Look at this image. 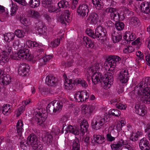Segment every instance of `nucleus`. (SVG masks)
<instances>
[{
    "mask_svg": "<svg viewBox=\"0 0 150 150\" xmlns=\"http://www.w3.org/2000/svg\"><path fill=\"white\" fill-rule=\"evenodd\" d=\"M88 75V77H90L89 75ZM91 76L92 82L95 85L100 82V79L102 80L101 83L103 85L104 88H109L111 85L112 84L113 79L111 73L107 72L102 77L100 73L95 71L91 75L90 77Z\"/></svg>",
    "mask_w": 150,
    "mask_h": 150,
    "instance_id": "f257e3e1",
    "label": "nucleus"
},
{
    "mask_svg": "<svg viewBox=\"0 0 150 150\" xmlns=\"http://www.w3.org/2000/svg\"><path fill=\"white\" fill-rule=\"evenodd\" d=\"M144 81H141L134 88V92L139 96L140 100L143 103L149 104L150 103V90L148 85Z\"/></svg>",
    "mask_w": 150,
    "mask_h": 150,
    "instance_id": "f03ea898",
    "label": "nucleus"
},
{
    "mask_svg": "<svg viewBox=\"0 0 150 150\" xmlns=\"http://www.w3.org/2000/svg\"><path fill=\"white\" fill-rule=\"evenodd\" d=\"M34 117L33 121L35 123L41 125L45 121L48 115V113L44 109H36L34 112Z\"/></svg>",
    "mask_w": 150,
    "mask_h": 150,
    "instance_id": "7ed1b4c3",
    "label": "nucleus"
},
{
    "mask_svg": "<svg viewBox=\"0 0 150 150\" xmlns=\"http://www.w3.org/2000/svg\"><path fill=\"white\" fill-rule=\"evenodd\" d=\"M120 60V58L118 56H111L106 59V63L105 64V68L106 70L115 71L117 64Z\"/></svg>",
    "mask_w": 150,
    "mask_h": 150,
    "instance_id": "20e7f679",
    "label": "nucleus"
},
{
    "mask_svg": "<svg viewBox=\"0 0 150 150\" xmlns=\"http://www.w3.org/2000/svg\"><path fill=\"white\" fill-rule=\"evenodd\" d=\"M27 143L32 146L34 149L41 150L42 149V143L38 140L36 135L33 134H30L28 137Z\"/></svg>",
    "mask_w": 150,
    "mask_h": 150,
    "instance_id": "39448f33",
    "label": "nucleus"
},
{
    "mask_svg": "<svg viewBox=\"0 0 150 150\" xmlns=\"http://www.w3.org/2000/svg\"><path fill=\"white\" fill-rule=\"evenodd\" d=\"M93 37V38H96L100 42H104L107 38L105 29L101 26H98L96 29L95 35Z\"/></svg>",
    "mask_w": 150,
    "mask_h": 150,
    "instance_id": "423d86ee",
    "label": "nucleus"
},
{
    "mask_svg": "<svg viewBox=\"0 0 150 150\" xmlns=\"http://www.w3.org/2000/svg\"><path fill=\"white\" fill-rule=\"evenodd\" d=\"M108 118L105 116H98L92 122L93 128L98 130L101 128L104 124L108 121Z\"/></svg>",
    "mask_w": 150,
    "mask_h": 150,
    "instance_id": "0eeeda50",
    "label": "nucleus"
},
{
    "mask_svg": "<svg viewBox=\"0 0 150 150\" xmlns=\"http://www.w3.org/2000/svg\"><path fill=\"white\" fill-rule=\"evenodd\" d=\"M23 46L21 45L20 49H19L17 53L18 57L19 58L23 59L30 61L34 57L29 53V51L28 49L24 48Z\"/></svg>",
    "mask_w": 150,
    "mask_h": 150,
    "instance_id": "6e6552de",
    "label": "nucleus"
},
{
    "mask_svg": "<svg viewBox=\"0 0 150 150\" xmlns=\"http://www.w3.org/2000/svg\"><path fill=\"white\" fill-rule=\"evenodd\" d=\"M129 74L127 69H123L118 75V79L122 83H127L129 80Z\"/></svg>",
    "mask_w": 150,
    "mask_h": 150,
    "instance_id": "1a4fd4ad",
    "label": "nucleus"
},
{
    "mask_svg": "<svg viewBox=\"0 0 150 150\" xmlns=\"http://www.w3.org/2000/svg\"><path fill=\"white\" fill-rule=\"evenodd\" d=\"M77 11L78 15L82 18L87 16L88 12L87 5L86 4L80 5Z\"/></svg>",
    "mask_w": 150,
    "mask_h": 150,
    "instance_id": "9d476101",
    "label": "nucleus"
},
{
    "mask_svg": "<svg viewBox=\"0 0 150 150\" xmlns=\"http://www.w3.org/2000/svg\"><path fill=\"white\" fill-rule=\"evenodd\" d=\"M28 64L25 63H21L18 70V74L23 76H26L28 74L30 69Z\"/></svg>",
    "mask_w": 150,
    "mask_h": 150,
    "instance_id": "9b49d317",
    "label": "nucleus"
},
{
    "mask_svg": "<svg viewBox=\"0 0 150 150\" xmlns=\"http://www.w3.org/2000/svg\"><path fill=\"white\" fill-rule=\"evenodd\" d=\"M103 67L102 64L101 63H97L87 69V74L90 76L91 74L98 71L102 69Z\"/></svg>",
    "mask_w": 150,
    "mask_h": 150,
    "instance_id": "f8f14e48",
    "label": "nucleus"
},
{
    "mask_svg": "<svg viewBox=\"0 0 150 150\" xmlns=\"http://www.w3.org/2000/svg\"><path fill=\"white\" fill-rule=\"evenodd\" d=\"M34 27L38 31V34H42L46 32L45 24L42 21H38L35 23Z\"/></svg>",
    "mask_w": 150,
    "mask_h": 150,
    "instance_id": "ddd939ff",
    "label": "nucleus"
},
{
    "mask_svg": "<svg viewBox=\"0 0 150 150\" xmlns=\"http://www.w3.org/2000/svg\"><path fill=\"white\" fill-rule=\"evenodd\" d=\"M140 7L142 12L144 13L148 14L147 17H150V3L145 1L141 4Z\"/></svg>",
    "mask_w": 150,
    "mask_h": 150,
    "instance_id": "4468645a",
    "label": "nucleus"
},
{
    "mask_svg": "<svg viewBox=\"0 0 150 150\" xmlns=\"http://www.w3.org/2000/svg\"><path fill=\"white\" fill-rule=\"evenodd\" d=\"M11 82L10 76L5 74H2L0 77V83L2 85L6 86Z\"/></svg>",
    "mask_w": 150,
    "mask_h": 150,
    "instance_id": "2eb2a0df",
    "label": "nucleus"
},
{
    "mask_svg": "<svg viewBox=\"0 0 150 150\" xmlns=\"http://www.w3.org/2000/svg\"><path fill=\"white\" fill-rule=\"evenodd\" d=\"M45 82L47 85L51 86H55L57 84V79L52 75H49L46 77Z\"/></svg>",
    "mask_w": 150,
    "mask_h": 150,
    "instance_id": "dca6fc26",
    "label": "nucleus"
},
{
    "mask_svg": "<svg viewBox=\"0 0 150 150\" xmlns=\"http://www.w3.org/2000/svg\"><path fill=\"white\" fill-rule=\"evenodd\" d=\"M143 107V105H141L139 103H137L135 104V112L138 115L142 116H144L146 112Z\"/></svg>",
    "mask_w": 150,
    "mask_h": 150,
    "instance_id": "f3484780",
    "label": "nucleus"
},
{
    "mask_svg": "<svg viewBox=\"0 0 150 150\" xmlns=\"http://www.w3.org/2000/svg\"><path fill=\"white\" fill-rule=\"evenodd\" d=\"M149 142L146 138H143L140 140L139 146L141 150H149Z\"/></svg>",
    "mask_w": 150,
    "mask_h": 150,
    "instance_id": "a211bd4d",
    "label": "nucleus"
},
{
    "mask_svg": "<svg viewBox=\"0 0 150 150\" xmlns=\"http://www.w3.org/2000/svg\"><path fill=\"white\" fill-rule=\"evenodd\" d=\"M83 42L84 45L87 48H92L94 47L95 44L94 42L87 36H84Z\"/></svg>",
    "mask_w": 150,
    "mask_h": 150,
    "instance_id": "6ab92c4d",
    "label": "nucleus"
},
{
    "mask_svg": "<svg viewBox=\"0 0 150 150\" xmlns=\"http://www.w3.org/2000/svg\"><path fill=\"white\" fill-rule=\"evenodd\" d=\"M92 141L99 144H101L105 141V137L100 135L94 134L91 139Z\"/></svg>",
    "mask_w": 150,
    "mask_h": 150,
    "instance_id": "aec40b11",
    "label": "nucleus"
},
{
    "mask_svg": "<svg viewBox=\"0 0 150 150\" xmlns=\"http://www.w3.org/2000/svg\"><path fill=\"white\" fill-rule=\"evenodd\" d=\"M98 15L95 13H92L88 18L87 21L91 24H95L98 22Z\"/></svg>",
    "mask_w": 150,
    "mask_h": 150,
    "instance_id": "412c9836",
    "label": "nucleus"
},
{
    "mask_svg": "<svg viewBox=\"0 0 150 150\" xmlns=\"http://www.w3.org/2000/svg\"><path fill=\"white\" fill-rule=\"evenodd\" d=\"M64 83L65 88L67 90H70L72 89L75 85L74 80L71 79H66Z\"/></svg>",
    "mask_w": 150,
    "mask_h": 150,
    "instance_id": "4be33fe9",
    "label": "nucleus"
},
{
    "mask_svg": "<svg viewBox=\"0 0 150 150\" xmlns=\"http://www.w3.org/2000/svg\"><path fill=\"white\" fill-rule=\"evenodd\" d=\"M124 38L127 41H132L136 38V35L134 33L128 31L124 35Z\"/></svg>",
    "mask_w": 150,
    "mask_h": 150,
    "instance_id": "5701e85b",
    "label": "nucleus"
},
{
    "mask_svg": "<svg viewBox=\"0 0 150 150\" xmlns=\"http://www.w3.org/2000/svg\"><path fill=\"white\" fill-rule=\"evenodd\" d=\"M126 142L122 139L119 140L117 143L113 144L111 145V147L113 150H117L123 145H126Z\"/></svg>",
    "mask_w": 150,
    "mask_h": 150,
    "instance_id": "b1692460",
    "label": "nucleus"
},
{
    "mask_svg": "<svg viewBox=\"0 0 150 150\" xmlns=\"http://www.w3.org/2000/svg\"><path fill=\"white\" fill-rule=\"evenodd\" d=\"M129 24L132 26L138 27L140 24L139 19L137 17H133L129 20Z\"/></svg>",
    "mask_w": 150,
    "mask_h": 150,
    "instance_id": "393cba45",
    "label": "nucleus"
},
{
    "mask_svg": "<svg viewBox=\"0 0 150 150\" xmlns=\"http://www.w3.org/2000/svg\"><path fill=\"white\" fill-rule=\"evenodd\" d=\"M54 109V112H59L62 110V103L59 100H54L52 101Z\"/></svg>",
    "mask_w": 150,
    "mask_h": 150,
    "instance_id": "a878e982",
    "label": "nucleus"
},
{
    "mask_svg": "<svg viewBox=\"0 0 150 150\" xmlns=\"http://www.w3.org/2000/svg\"><path fill=\"white\" fill-rule=\"evenodd\" d=\"M112 40L114 43L119 42L122 39V35L121 34L114 31L112 33Z\"/></svg>",
    "mask_w": 150,
    "mask_h": 150,
    "instance_id": "bb28decb",
    "label": "nucleus"
},
{
    "mask_svg": "<svg viewBox=\"0 0 150 150\" xmlns=\"http://www.w3.org/2000/svg\"><path fill=\"white\" fill-rule=\"evenodd\" d=\"M11 107L9 104H4L2 107V112L6 115H8L11 112Z\"/></svg>",
    "mask_w": 150,
    "mask_h": 150,
    "instance_id": "cd10ccee",
    "label": "nucleus"
},
{
    "mask_svg": "<svg viewBox=\"0 0 150 150\" xmlns=\"http://www.w3.org/2000/svg\"><path fill=\"white\" fill-rule=\"evenodd\" d=\"M80 126L81 132H82L83 134L86 132H87L88 125L86 120H83L81 122Z\"/></svg>",
    "mask_w": 150,
    "mask_h": 150,
    "instance_id": "c85d7f7f",
    "label": "nucleus"
},
{
    "mask_svg": "<svg viewBox=\"0 0 150 150\" xmlns=\"http://www.w3.org/2000/svg\"><path fill=\"white\" fill-rule=\"evenodd\" d=\"M23 124L21 120L18 121L16 125V129L17 132L20 136H21L22 132L23 131Z\"/></svg>",
    "mask_w": 150,
    "mask_h": 150,
    "instance_id": "c756f323",
    "label": "nucleus"
},
{
    "mask_svg": "<svg viewBox=\"0 0 150 150\" xmlns=\"http://www.w3.org/2000/svg\"><path fill=\"white\" fill-rule=\"evenodd\" d=\"M28 15L29 17L35 18L38 19L40 16V14L38 11L30 10L28 11Z\"/></svg>",
    "mask_w": 150,
    "mask_h": 150,
    "instance_id": "7c9ffc66",
    "label": "nucleus"
},
{
    "mask_svg": "<svg viewBox=\"0 0 150 150\" xmlns=\"http://www.w3.org/2000/svg\"><path fill=\"white\" fill-rule=\"evenodd\" d=\"M67 129L68 131L75 135H78L79 134V129L77 127L69 125L67 127Z\"/></svg>",
    "mask_w": 150,
    "mask_h": 150,
    "instance_id": "2f4dec72",
    "label": "nucleus"
},
{
    "mask_svg": "<svg viewBox=\"0 0 150 150\" xmlns=\"http://www.w3.org/2000/svg\"><path fill=\"white\" fill-rule=\"evenodd\" d=\"M54 132H52L51 133H47L45 137L43 138V140L47 144L52 142L53 139L52 135Z\"/></svg>",
    "mask_w": 150,
    "mask_h": 150,
    "instance_id": "473e14b6",
    "label": "nucleus"
},
{
    "mask_svg": "<svg viewBox=\"0 0 150 150\" xmlns=\"http://www.w3.org/2000/svg\"><path fill=\"white\" fill-rule=\"evenodd\" d=\"M57 19L58 21L62 24H66L67 18L65 16L62 14L61 13H59L58 16H57Z\"/></svg>",
    "mask_w": 150,
    "mask_h": 150,
    "instance_id": "72a5a7b5",
    "label": "nucleus"
},
{
    "mask_svg": "<svg viewBox=\"0 0 150 150\" xmlns=\"http://www.w3.org/2000/svg\"><path fill=\"white\" fill-rule=\"evenodd\" d=\"M14 35L13 33H7L5 34L4 35V40L6 41L10 42L14 39Z\"/></svg>",
    "mask_w": 150,
    "mask_h": 150,
    "instance_id": "f704fd0d",
    "label": "nucleus"
},
{
    "mask_svg": "<svg viewBox=\"0 0 150 150\" xmlns=\"http://www.w3.org/2000/svg\"><path fill=\"white\" fill-rule=\"evenodd\" d=\"M93 110V108L91 106H88L86 105H83L82 107V111L84 114H86L87 113H91Z\"/></svg>",
    "mask_w": 150,
    "mask_h": 150,
    "instance_id": "c9c22d12",
    "label": "nucleus"
},
{
    "mask_svg": "<svg viewBox=\"0 0 150 150\" xmlns=\"http://www.w3.org/2000/svg\"><path fill=\"white\" fill-rule=\"evenodd\" d=\"M75 83L77 84H79L81 86L84 88H86L88 86V85L86 81L83 79H77L74 80Z\"/></svg>",
    "mask_w": 150,
    "mask_h": 150,
    "instance_id": "e433bc0d",
    "label": "nucleus"
},
{
    "mask_svg": "<svg viewBox=\"0 0 150 150\" xmlns=\"http://www.w3.org/2000/svg\"><path fill=\"white\" fill-rule=\"evenodd\" d=\"M80 144L78 139H75L74 141L72 144V150H80Z\"/></svg>",
    "mask_w": 150,
    "mask_h": 150,
    "instance_id": "4c0bfd02",
    "label": "nucleus"
},
{
    "mask_svg": "<svg viewBox=\"0 0 150 150\" xmlns=\"http://www.w3.org/2000/svg\"><path fill=\"white\" fill-rule=\"evenodd\" d=\"M58 5L59 8H65L69 7V4L67 1H61L58 3Z\"/></svg>",
    "mask_w": 150,
    "mask_h": 150,
    "instance_id": "58836bf2",
    "label": "nucleus"
},
{
    "mask_svg": "<svg viewBox=\"0 0 150 150\" xmlns=\"http://www.w3.org/2000/svg\"><path fill=\"white\" fill-rule=\"evenodd\" d=\"M74 98L76 101L78 102H83L81 91H78L74 95Z\"/></svg>",
    "mask_w": 150,
    "mask_h": 150,
    "instance_id": "ea45409f",
    "label": "nucleus"
},
{
    "mask_svg": "<svg viewBox=\"0 0 150 150\" xmlns=\"http://www.w3.org/2000/svg\"><path fill=\"white\" fill-rule=\"evenodd\" d=\"M115 25L116 29L118 30H122L124 27V23L119 21H116L115 23Z\"/></svg>",
    "mask_w": 150,
    "mask_h": 150,
    "instance_id": "a19ab883",
    "label": "nucleus"
},
{
    "mask_svg": "<svg viewBox=\"0 0 150 150\" xmlns=\"http://www.w3.org/2000/svg\"><path fill=\"white\" fill-rule=\"evenodd\" d=\"M15 35L18 38H22L24 37L25 33L24 30H22L18 29L15 31Z\"/></svg>",
    "mask_w": 150,
    "mask_h": 150,
    "instance_id": "79ce46f5",
    "label": "nucleus"
},
{
    "mask_svg": "<svg viewBox=\"0 0 150 150\" xmlns=\"http://www.w3.org/2000/svg\"><path fill=\"white\" fill-rule=\"evenodd\" d=\"M12 49V48L11 46L6 44L3 46L2 48V50L4 52L9 54L11 52Z\"/></svg>",
    "mask_w": 150,
    "mask_h": 150,
    "instance_id": "37998d69",
    "label": "nucleus"
},
{
    "mask_svg": "<svg viewBox=\"0 0 150 150\" xmlns=\"http://www.w3.org/2000/svg\"><path fill=\"white\" fill-rule=\"evenodd\" d=\"M121 112L116 109H114L110 110L109 111V114L110 115H112L118 117L121 115Z\"/></svg>",
    "mask_w": 150,
    "mask_h": 150,
    "instance_id": "c03bdc74",
    "label": "nucleus"
},
{
    "mask_svg": "<svg viewBox=\"0 0 150 150\" xmlns=\"http://www.w3.org/2000/svg\"><path fill=\"white\" fill-rule=\"evenodd\" d=\"M101 1H92L93 4L95 8L98 9H100L101 6L103 5V3Z\"/></svg>",
    "mask_w": 150,
    "mask_h": 150,
    "instance_id": "a18cd8bd",
    "label": "nucleus"
},
{
    "mask_svg": "<svg viewBox=\"0 0 150 150\" xmlns=\"http://www.w3.org/2000/svg\"><path fill=\"white\" fill-rule=\"evenodd\" d=\"M19 20L20 22L23 25L27 26L29 25V23L24 15L21 16L19 18Z\"/></svg>",
    "mask_w": 150,
    "mask_h": 150,
    "instance_id": "49530a36",
    "label": "nucleus"
},
{
    "mask_svg": "<svg viewBox=\"0 0 150 150\" xmlns=\"http://www.w3.org/2000/svg\"><path fill=\"white\" fill-rule=\"evenodd\" d=\"M53 103L52 101L51 102L47 105V111L50 113L52 112L55 113L54 112V109Z\"/></svg>",
    "mask_w": 150,
    "mask_h": 150,
    "instance_id": "de8ad7c7",
    "label": "nucleus"
},
{
    "mask_svg": "<svg viewBox=\"0 0 150 150\" xmlns=\"http://www.w3.org/2000/svg\"><path fill=\"white\" fill-rule=\"evenodd\" d=\"M117 10L115 8L112 7H109L106 8L105 12L106 13H110V17H112L113 15L116 12Z\"/></svg>",
    "mask_w": 150,
    "mask_h": 150,
    "instance_id": "09e8293b",
    "label": "nucleus"
},
{
    "mask_svg": "<svg viewBox=\"0 0 150 150\" xmlns=\"http://www.w3.org/2000/svg\"><path fill=\"white\" fill-rule=\"evenodd\" d=\"M39 89L40 92L43 95H46L50 92L49 89L46 87H39Z\"/></svg>",
    "mask_w": 150,
    "mask_h": 150,
    "instance_id": "8fccbe9b",
    "label": "nucleus"
},
{
    "mask_svg": "<svg viewBox=\"0 0 150 150\" xmlns=\"http://www.w3.org/2000/svg\"><path fill=\"white\" fill-rule=\"evenodd\" d=\"M64 15L67 18L66 21H67V22H70L71 20V13L69 11V10H65L64 11Z\"/></svg>",
    "mask_w": 150,
    "mask_h": 150,
    "instance_id": "3c124183",
    "label": "nucleus"
},
{
    "mask_svg": "<svg viewBox=\"0 0 150 150\" xmlns=\"http://www.w3.org/2000/svg\"><path fill=\"white\" fill-rule=\"evenodd\" d=\"M81 92L83 101H86V100L89 98V93L85 90L82 91Z\"/></svg>",
    "mask_w": 150,
    "mask_h": 150,
    "instance_id": "603ef678",
    "label": "nucleus"
},
{
    "mask_svg": "<svg viewBox=\"0 0 150 150\" xmlns=\"http://www.w3.org/2000/svg\"><path fill=\"white\" fill-rule=\"evenodd\" d=\"M134 49L132 46H126L124 48L123 52L126 53H129L134 51Z\"/></svg>",
    "mask_w": 150,
    "mask_h": 150,
    "instance_id": "864d4df0",
    "label": "nucleus"
},
{
    "mask_svg": "<svg viewBox=\"0 0 150 150\" xmlns=\"http://www.w3.org/2000/svg\"><path fill=\"white\" fill-rule=\"evenodd\" d=\"M40 3V1H30L29 2L30 6L33 8L38 6Z\"/></svg>",
    "mask_w": 150,
    "mask_h": 150,
    "instance_id": "5fc2aeb1",
    "label": "nucleus"
},
{
    "mask_svg": "<svg viewBox=\"0 0 150 150\" xmlns=\"http://www.w3.org/2000/svg\"><path fill=\"white\" fill-rule=\"evenodd\" d=\"M9 57L5 54H3L0 56V60L4 63H6L9 60Z\"/></svg>",
    "mask_w": 150,
    "mask_h": 150,
    "instance_id": "6e6d98bb",
    "label": "nucleus"
},
{
    "mask_svg": "<svg viewBox=\"0 0 150 150\" xmlns=\"http://www.w3.org/2000/svg\"><path fill=\"white\" fill-rule=\"evenodd\" d=\"M8 13L7 12H4L3 13L0 14V21H4L8 17Z\"/></svg>",
    "mask_w": 150,
    "mask_h": 150,
    "instance_id": "4d7b16f0",
    "label": "nucleus"
},
{
    "mask_svg": "<svg viewBox=\"0 0 150 150\" xmlns=\"http://www.w3.org/2000/svg\"><path fill=\"white\" fill-rule=\"evenodd\" d=\"M51 1H42V4L43 7L47 8L52 4Z\"/></svg>",
    "mask_w": 150,
    "mask_h": 150,
    "instance_id": "13d9d810",
    "label": "nucleus"
},
{
    "mask_svg": "<svg viewBox=\"0 0 150 150\" xmlns=\"http://www.w3.org/2000/svg\"><path fill=\"white\" fill-rule=\"evenodd\" d=\"M60 42L59 39L57 38L55 40L52 41L51 42V45L52 47H56L59 45Z\"/></svg>",
    "mask_w": 150,
    "mask_h": 150,
    "instance_id": "bf43d9fd",
    "label": "nucleus"
},
{
    "mask_svg": "<svg viewBox=\"0 0 150 150\" xmlns=\"http://www.w3.org/2000/svg\"><path fill=\"white\" fill-rule=\"evenodd\" d=\"M112 16V17H111L112 19L114 20V21H117L118 20H119L120 18V14L119 13L117 12L116 11Z\"/></svg>",
    "mask_w": 150,
    "mask_h": 150,
    "instance_id": "052dcab7",
    "label": "nucleus"
},
{
    "mask_svg": "<svg viewBox=\"0 0 150 150\" xmlns=\"http://www.w3.org/2000/svg\"><path fill=\"white\" fill-rule=\"evenodd\" d=\"M48 8V11L50 13L54 12L57 11V8H55V6L52 5H50Z\"/></svg>",
    "mask_w": 150,
    "mask_h": 150,
    "instance_id": "680f3d73",
    "label": "nucleus"
},
{
    "mask_svg": "<svg viewBox=\"0 0 150 150\" xmlns=\"http://www.w3.org/2000/svg\"><path fill=\"white\" fill-rule=\"evenodd\" d=\"M90 137L88 134H87L86 135L84 140V142L85 143L86 146H88L90 144Z\"/></svg>",
    "mask_w": 150,
    "mask_h": 150,
    "instance_id": "e2e57ef3",
    "label": "nucleus"
},
{
    "mask_svg": "<svg viewBox=\"0 0 150 150\" xmlns=\"http://www.w3.org/2000/svg\"><path fill=\"white\" fill-rule=\"evenodd\" d=\"M106 140L108 141L111 142L115 139V137H112L110 133L106 134Z\"/></svg>",
    "mask_w": 150,
    "mask_h": 150,
    "instance_id": "0e129e2a",
    "label": "nucleus"
},
{
    "mask_svg": "<svg viewBox=\"0 0 150 150\" xmlns=\"http://www.w3.org/2000/svg\"><path fill=\"white\" fill-rule=\"evenodd\" d=\"M116 106L118 109L121 110L125 109L126 108V106L125 105L120 103H117L116 105Z\"/></svg>",
    "mask_w": 150,
    "mask_h": 150,
    "instance_id": "69168bd1",
    "label": "nucleus"
},
{
    "mask_svg": "<svg viewBox=\"0 0 150 150\" xmlns=\"http://www.w3.org/2000/svg\"><path fill=\"white\" fill-rule=\"evenodd\" d=\"M28 42H29L30 45L33 48L34 47H38L39 46L38 43L36 42L29 41Z\"/></svg>",
    "mask_w": 150,
    "mask_h": 150,
    "instance_id": "338daca9",
    "label": "nucleus"
},
{
    "mask_svg": "<svg viewBox=\"0 0 150 150\" xmlns=\"http://www.w3.org/2000/svg\"><path fill=\"white\" fill-rule=\"evenodd\" d=\"M86 34L89 36L93 38V36L95 35L94 33L92 30L90 29H87L86 31Z\"/></svg>",
    "mask_w": 150,
    "mask_h": 150,
    "instance_id": "774afa93",
    "label": "nucleus"
}]
</instances>
